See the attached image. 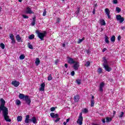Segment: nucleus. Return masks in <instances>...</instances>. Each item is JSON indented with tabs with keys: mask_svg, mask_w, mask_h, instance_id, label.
I'll list each match as a JSON object with an SVG mask.
<instances>
[{
	"mask_svg": "<svg viewBox=\"0 0 125 125\" xmlns=\"http://www.w3.org/2000/svg\"><path fill=\"white\" fill-rule=\"evenodd\" d=\"M11 41H12V43H15V40H14V39H12Z\"/></svg>",
	"mask_w": 125,
	"mask_h": 125,
	"instance_id": "nucleus-52",
	"label": "nucleus"
},
{
	"mask_svg": "<svg viewBox=\"0 0 125 125\" xmlns=\"http://www.w3.org/2000/svg\"><path fill=\"white\" fill-rule=\"evenodd\" d=\"M12 85H14L15 87H18V86H19V84H20V83L18 81H12Z\"/></svg>",
	"mask_w": 125,
	"mask_h": 125,
	"instance_id": "nucleus-9",
	"label": "nucleus"
},
{
	"mask_svg": "<svg viewBox=\"0 0 125 125\" xmlns=\"http://www.w3.org/2000/svg\"><path fill=\"white\" fill-rule=\"evenodd\" d=\"M103 66L106 72H111L112 71V68L109 66L108 64V61L106 59L105 57L103 58Z\"/></svg>",
	"mask_w": 125,
	"mask_h": 125,
	"instance_id": "nucleus-2",
	"label": "nucleus"
},
{
	"mask_svg": "<svg viewBox=\"0 0 125 125\" xmlns=\"http://www.w3.org/2000/svg\"><path fill=\"white\" fill-rule=\"evenodd\" d=\"M112 2L114 4H117V3H118V0H113Z\"/></svg>",
	"mask_w": 125,
	"mask_h": 125,
	"instance_id": "nucleus-45",
	"label": "nucleus"
},
{
	"mask_svg": "<svg viewBox=\"0 0 125 125\" xmlns=\"http://www.w3.org/2000/svg\"><path fill=\"white\" fill-rule=\"evenodd\" d=\"M45 86V84L44 83H42L41 87L40 88V90L41 91H44Z\"/></svg>",
	"mask_w": 125,
	"mask_h": 125,
	"instance_id": "nucleus-17",
	"label": "nucleus"
},
{
	"mask_svg": "<svg viewBox=\"0 0 125 125\" xmlns=\"http://www.w3.org/2000/svg\"><path fill=\"white\" fill-rule=\"evenodd\" d=\"M100 21L102 26H105V25H106V22H105V21L104 20H101Z\"/></svg>",
	"mask_w": 125,
	"mask_h": 125,
	"instance_id": "nucleus-21",
	"label": "nucleus"
},
{
	"mask_svg": "<svg viewBox=\"0 0 125 125\" xmlns=\"http://www.w3.org/2000/svg\"><path fill=\"white\" fill-rule=\"evenodd\" d=\"M82 112L83 113H86L88 112V110H87V109H86V108H84L83 109Z\"/></svg>",
	"mask_w": 125,
	"mask_h": 125,
	"instance_id": "nucleus-38",
	"label": "nucleus"
},
{
	"mask_svg": "<svg viewBox=\"0 0 125 125\" xmlns=\"http://www.w3.org/2000/svg\"><path fill=\"white\" fill-rule=\"evenodd\" d=\"M30 120L31 119H30V115H27L26 116L25 119V121H24L25 124H29V123L30 121Z\"/></svg>",
	"mask_w": 125,
	"mask_h": 125,
	"instance_id": "nucleus-13",
	"label": "nucleus"
},
{
	"mask_svg": "<svg viewBox=\"0 0 125 125\" xmlns=\"http://www.w3.org/2000/svg\"><path fill=\"white\" fill-rule=\"evenodd\" d=\"M28 46L30 48V49H34V48L33 47V45L31 44L30 43H28Z\"/></svg>",
	"mask_w": 125,
	"mask_h": 125,
	"instance_id": "nucleus-32",
	"label": "nucleus"
},
{
	"mask_svg": "<svg viewBox=\"0 0 125 125\" xmlns=\"http://www.w3.org/2000/svg\"><path fill=\"white\" fill-rule=\"evenodd\" d=\"M67 62L69 64H74V63L76 62H75V61L74 60V59L73 58H68V59L67 60Z\"/></svg>",
	"mask_w": 125,
	"mask_h": 125,
	"instance_id": "nucleus-11",
	"label": "nucleus"
},
{
	"mask_svg": "<svg viewBox=\"0 0 125 125\" xmlns=\"http://www.w3.org/2000/svg\"><path fill=\"white\" fill-rule=\"evenodd\" d=\"M112 118L110 117H106V123H110V122H111Z\"/></svg>",
	"mask_w": 125,
	"mask_h": 125,
	"instance_id": "nucleus-26",
	"label": "nucleus"
},
{
	"mask_svg": "<svg viewBox=\"0 0 125 125\" xmlns=\"http://www.w3.org/2000/svg\"><path fill=\"white\" fill-rule=\"evenodd\" d=\"M30 122H32L33 124H37V118L35 117H33L31 119H30Z\"/></svg>",
	"mask_w": 125,
	"mask_h": 125,
	"instance_id": "nucleus-18",
	"label": "nucleus"
},
{
	"mask_svg": "<svg viewBox=\"0 0 125 125\" xmlns=\"http://www.w3.org/2000/svg\"><path fill=\"white\" fill-rule=\"evenodd\" d=\"M83 113H80V115L78 117V119L77 121V124L79 125H83Z\"/></svg>",
	"mask_w": 125,
	"mask_h": 125,
	"instance_id": "nucleus-4",
	"label": "nucleus"
},
{
	"mask_svg": "<svg viewBox=\"0 0 125 125\" xmlns=\"http://www.w3.org/2000/svg\"><path fill=\"white\" fill-rule=\"evenodd\" d=\"M85 66H86V67H89V66H90V62L89 61L86 62Z\"/></svg>",
	"mask_w": 125,
	"mask_h": 125,
	"instance_id": "nucleus-31",
	"label": "nucleus"
},
{
	"mask_svg": "<svg viewBox=\"0 0 125 125\" xmlns=\"http://www.w3.org/2000/svg\"><path fill=\"white\" fill-rule=\"evenodd\" d=\"M104 39V41L106 43H107V44H109L110 42V41H109V37H108V36H107L106 35H105Z\"/></svg>",
	"mask_w": 125,
	"mask_h": 125,
	"instance_id": "nucleus-19",
	"label": "nucleus"
},
{
	"mask_svg": "<svg viewBox=\"0 0 125 125\" xmlns=\"http://www.w3.org/2000/svg\"><path fill=\"white\" fill-rule=\"evenodd\" d=\"M67 125V122L63 123V125Z\"/></svg>",
	"mask_w": 125,
	"mask_h": 125,
	"instance_id": "nucleus-61",
	"label": "nucleus"
},
{
	"mask_svg": "<svg viewBox=\"0 0 125 125\" xmlns=\"http://www.w3.org/2000/svg\"><path fill=\"white\" fill-rule=\"evenodd\" d=\"M80 11H81V8H77V10L75 12V14L77 15V16H79V15H80Z\"/></svg>",
	"mask_w": 125,
	"mask_h": 125,
	"instance_id": "nucleus-23",
	"label": "nucleus"
},
{
	"mask_svg": "<svg viewBox=\"0 0 125 125\" xmlns=\"http://www.w3.org/2000/svg\"><path fill=\"white\" fill-rule=\"evenodd\" d=\"M60 121V118H58L57 120H55V123H58Z\"/></svg>",
	"mask_w": 125,
	"mask_h": 125,
	"instance_id": "nucleus-47",
	"label": "nucleus"
},
{
	"mask_svg": "<svg viewBox=\"0 0 125 125\" xmlns=\"http://www.w3.org/2000/svg\"><path fill=\"white\" fill-rule=\"evenodd\" d=\"M19 98L20 99H23V98H25V95L23 94H20L19 95Z\"/></svg>",
	"mask_w": 125,
	"mask_h": 125,
	"instance_id": "nucleus-29",
	"label": "nucleus"
},
{
	"mask_svg": "<svg viewBox=\"0 0 125 125\" xmlns=\"http://www.w3.org/2000/svg\"><path fill=\"white\" fill-rule=\"evenodd\" d=\"M64 67H65V68H68V64L65 63Z\"/></svg>",
	"mask_w": 125,
	"mask_h": 125,
	"instance_id": "nucleus-54",
	"label": "nucleus"
},
{
	"mask_svg": "<svg viewBox=\"0 0 125 125\" xmlns=\"http://www.w3.org/2000/svg\"><path fill=\"white\" fill-rule=\"evenodd\" d=\"M52 80V76L51 74H50L48 77V81H51Z\"/></svg>",
	"mask_w": 125,
	"mask_h": 125,
	"instance_id": "nucleus-41",
	"label": "nucleus"
},
{
	"mask_svg": "<svg viewBox=\"0 0 125 125\" xmlns=\"http://www.w3.org/2000/svg\"><path fill=\"white\" fill-rule=\"evenodd\" d=\"M19 2H22V0H19Z\"/></svg>",
	"mask_w": 125,
	"mask_h": 125,
	"instance_id": "nucleus-64",
	"label": "nucleus"
},
{
	"mask_svg": "<svg viewBox=\"0 0 125 125\" xmlns=\"http://www.w3.org/2000/svg\"><path fill=\"white\" fill-rule=\"evenodd\" d=\"M116 11L117 12H118V13H120V12L122 11V10H121V8H120V7H116Z\"/></svg>",
	"mask_w": 125,
	"mask_h": 125,
	"instance_id": "nucleus-37",
	"label": "nucleus"
},
{
	"mask_svg": "<svg viewBox=\"0 0 125 125\" xmlns=\"http://www.w3.org/2000/svg\"><path fill=\"white\" fill-rule=\"evenodd\" d=\"M21 16L23 17V18H24V19H29V17L27 15H22Z\"/></svg>",
	"mask_w": 125,
	"mask_h": 125,
	"instance_id": "nucleus-39",
	"label": "nucleus"
},
{
	"mask_svg": "<svg viewBox=\"0 0 125 125\" xmlns=\"http://www.w3.org/2000/svg\"><path fill=\"white\" fill-rule=\"evenodd\" d=\"M50 116L52 118H56V119L58 118L59 117V115H58V114L57 113L55 114L54 113H52V112L50 113Z\"/></svg>",
	"mask_w": 125,
	"mask_h": 125,
	"instance_id": "nucleus-12",
	"label": "nucleus"
},
{
	"mask_svg": "<svg viewBox=\"0 0 125 125\" xmlns=\"http://www.w3.org/2000/svg\"><path fill=\"white\" fill-rule=\"evenodd\" d=\"M104 11L105 12V14L107 16L108 19H110L111 16H110V10H109V9H108V8H105L104 10Z\"/></svg>",
	"mask_w": 125,
	"mask_h": 125,
	"instance_id": "nucleus-10",
	"label": "nucleus"
},
{
	"mask_svg": "<svg viewBox=\"0 0 125 125\" xmlns=\"http://www.w3.org/2000/svg\"><path fill=\"white\" fill-rule=\"evenodd\" d=\"M79 67H80V63L75 62L73 65V68L74 70H75L76 71L79 70Z\"/></svg>",
	"mask_w": 125,
	"mask_h": 125,
	"instance_id": "nucleus-6",
	"label": "nucleus"
},
{
	"mask_svg": "<svg viewBox=\"0 0 125 125\" xmlns=\"http://www.w3.org/2000/svg\"><path fill=\"white\" fill-rule=\"evenodd\" d=\"M10 39H11V40H13L14 39V35L13 34H10Z\"/></svg>",
	"mask_w": 125,
	"mask_h": 125,
	"instance_id": "nucleus-43",
	"label": "nucleus"
},
{
	"mask_svg": "<svg viewBox=\"0 0 125 125\" xmlns=\"http://www.w3.org/2000/svg\"><path fill=\"white\" fill-rule=\"evenodd\" d=\"M94 103H95V102L94 101V100H91V107H93L94 106Z\"/></svg>",
	"mask_w": 125,
	"mask_h": 125,
	"instance_id": "nucleus-27",
	"label": "nucleus"
},
{
	"mask_svg": "<svg viewBox=\"0 0 125 125\" xmlns=\"http://www.w3.org/2000/svg\"><path fill=\"white\" fill-rule=\"evenodd\" d=\"M118 41H119V42H120V41H121V36H118Z\"/></svg>",
	"mask_w": 125,
	"mask_h": 125,
	"instance_id": "nucleus-50",
	"label": "nucleus"
},
{
	"mask_svg": "<svg viewBox=\"0 0 125 125\" xmlns=\"http://www.w3.org/2000/svg\"><path fill=\"white\" fill-rule=\"evenodd\" d=\"M25 13L26 14H32L33 13V11L31 9V7H27L25 10Z\"/></svg>",
	"mask_w": 125,
	"mask_h": 125,
	"instance_id": "nucleus-8",
	"label": "nucleus"
},
{
	"mask_svg": "<svg viewBox=\"0 0 125 125\" xmlns=\"http://www.w3.org/2000/svg\"><path fill=\"white\" fill-rule=\"evenodd\" d=\"M115 41H116V37H115V36H113L112 37H111L110 39V41L112 42H115Z\"/></svg>",
	"mask_w": 125,
	"mask_h": 125,
	"instance_id": "nucleus-24",
	"label": "nucleus"
},
{
	"mask_svg": "<svg viewBox=\"0 0 125 125\" xmlns=\"http://www.w3.org/2000/svg\"><path fill=\"white\" fill-rule=\"evenodd\" d=\"M116 19L118 21H120V23H123L125 21V18L122 17L120 15H116Z\"/></svg>",
	"mask_w": 125,
	"mask_h": 125,
	"instance_id": "nucleus-5",
	"label": "nucleus"
},
{
	"mask_svg": "<svg viewBox=\"0 0 125 125\" xmlns=\"http://www.w3.org/2000/svg\"><path fill=\"white\" fill-rule=\"evenodd\" d=\"M70 121V119H66V123H68V122H69V121Z\"/></svg>",
	"mask_w": 125,
	"mask_h": 125,
	"instance_id": "nucleus-58",
	"label": "nucleus"
},
{
	"mask_svg": "<svg viewBox=\"0 0 125 125\" xmlns=\"http://www.w3.org/2000/svg\"><path fill=\"white\" fill-rule=\"evenodd\" d=\"M58 62H59V60H56L55 61V64H57V63H58Z\"/></svg>",
	"mask_w": 125,
	"mask_h": 125,
	"instance_id": "nucleus-53",
	"label": "nucleus"
},
{
	"mask_svg": "<svg viewBox=\"0 0 125 125\" xmlns=\"http://www.w3.org/2000/svg\"><path fill=\"white\" fill-rule=\"evenodd\" d=\"M55 110V107H51L50 108L51 112H53Z\"/></svg>",
	"mask_w": 125,
	"mask_h": 125,
	"instance_id": "nucleus-46",
	"label": "nucleus"
},
{
	"mask_svg": "<svg viewBox=\"0 0 125 125\" xmlns=\"http://www.w3.org/2000/svg\"><path fill=\"white\" fill-rule=\"evenodd\" d=\"M0 47H1L2 49H4V47H5V45H4V44L3 43H1L0 44Z\"/></svg>",
	"mask_w": 125,
	"mask_h": 125,
	"instance_id": "nucleus-30",
	"label": "nucleus"
},
{
	"mask_svg": "<svg viewBox=\"0 0 125 125\" xmlns=\"http://www.w3.org/2000/svg\"><path fill=\"white\" fill-rule=\"evenodd\" d=\"M22 119V116H18L17 121L18 122H21Z\"/></svg>",
	"mask_w": 125,
	"mask_h": 125,
	"instance_id": "nucleus-28",
	"label": "nucleus"
},
{
	"mask_svg": "<svg viewBox=\"0 0 125 125\" xmlns=\"http://www.w3.org/2000/svg\"><path fill=\"white\" fill-rule=\"evenodd\" d=\"M91 100H94V96H92Z\"/></svg>",
	"mask_w": 125,
	"mask_h": 125,
	"instance_id": "nucleus-59",
	"label": "nucleus"
},
{
	"mask_svg": "<svg viewBox=\"0 0 125 125\" xmlns=\"http://www.w3.org/2000/svg\"><path fill=\"white\" fill-rule=\"evenodd\" d=\"M36 33L38 35V38L40 39L41 41H43L44 37H45V35H46V32L44 31L43 33H41L38 30L36 31Z\"/></svg>",
	"mask_w": 125,
	"mask_h": 125,
	"instance_id": "nucleus-3",
	"label": "nucleus"
},
{
	"mask_svg": "<svg viewBox=\"0 0 125 125\" xmlns=\"http://www.w3.org/2000/svg\"><path fill=\"white\" fill-rule=\"evenodd\" d=\"M92 13H93V14H95V9H94V10L92 12Z\"/></svg>",
	"mask_w": 125,
	"mask_h": 125,
	"instance_id": "nucleus-56",
	"label": "nucleus"
},
{
	"mask_svg": "<svg viewBox=\"0 0 125 125\" xmlns=\"http://www.w3.org/2000/svg\"><path fill=\"white\" fill-rule=\"evenodd\" d=\"M41 63V61H40V59L39 58H37L35 61V64L36 66H39V64Z\"/></svg>",
	"mask_w": 125,
	"mask_h": 125,
	"instance_id": "nucleus-20",
	"label": "nucleus"
},
{
	"mask_svg": "<svg viewBox=\"0 0 125 125\" xmlns=\"http://www.w3.org/2000/svg\"><path fill=\"white\" fill-rule=\"evenodd\" d=\"M104 85H105V83H104L103 82L101 83L100 85V89H99L100 91H101V92L103 91V87H104Z\"/></svg>",
	"mask_w": 125,
	"mask_h": 125,
	"instance_id": "nucleus-14",
	"label": "nucleus"
},
{
	"mask_svg": "<svg viewBox=\"0 0 125 125\" xmlns=\"http://www.w3.org/2000/svg\"><path fill=\"white\" fill-rule=\"evenodd\" d=\"M36 24V17H33L32 22H31L32 26H35Z\"/></svg>",
	"mask_w": 125,
	"mask_h": 125,
	"instance_id": "nucleus-22",
	"label": "nucleus"
},
{
	"mask_svg": "<svg viewBox=\"0 0 125 125\" xmlns=\"http://www.w3.org/2000/svg\"><path fill=\"white\" fill-rule=\"evenodd\" d=\"M121 29V30H125V26H122Z\"/></svg>",
	"mask_w": 125,
	"mask_h": 125,
	"instance_id": "nucleus-55",
	"label": "nucleus"
},
{
	"mask_svg": "<svg viewBox=\"0 0 125 125\" xmlns=\"http://www.w3.org/2000/svg\"><path fill=\"white\" fill-rule=\"evenodd\" d=\"M97 72L99 74H101V73H102V68H99V69L97 70Z\"/></svg>",
	"mask_w": 125,
	"mask_h": 125,
	"instance_id": "nucleus-40",
	"label": "nucleus"
},
{
	"mask_svg": "<svg viewBox=\"0 0 125 125\" xmlns=\"http://www.w3.org/2000/svg\"><path fill=\"white\" fill-rule=\"evenodd\" d=\"M102 122H103V123L104 124H105V123H106V121H105V119H103V120H102Z\"/></svg>",
	"mask_w": 125,
	"mask_h": 125,
	"instance_id": "nucleus-57",
	"label": "nucleus"
},
{
	"mask_svg": "<svg viewBox=\"0 0 125 125\" xmlns=\"http://www.w3.org/2000/svg\"><path fill=\"white\" fill-rule=\"evenodd\" d=\"M92 125H99L98 124H94V123H93L92 124Z\"/></svg>",
	"mask_w": 125,
	"mask_h": 125,
	"instance_id": "nucleus-62",
	"label": "nucleus"
},
{
	"mask_svg": "<svg viewBox=\"0 0 125 125\" xmlns=\"http://www.w3.org/2000/svg\"><path fill=\"white\" fill-rule=\"evenodd\" d=\"M60 22V18H58L57 19V23H59Z\"/></svg>",
	"mask_w": 125,
	"mask_h": 125,
	"instance_id": "nucleus-49",
	"label": "nucleus"
},
{
	"mask_svg": "<svg viewBox=\"0 0 125 125\" xmlns=\"http://www.w3.org/2000/svg\"><path fill=\"white\" fill-rule=\"evenodd\" d=\"M76 83H77V84L80 85L81 83V81L80 79L76 80Z\"/></svg>",
	"mask_w": 125,
	"mask_h": 125,
	"instance_id": "nucleus-36",
	"label": "nucleus"
},
{
	"mask_svg": "<svg viewBox=\"0 0 125 125\" xmlns=\"http://www.w3.org/2000/svg\"><path fill=\"white\" fill-rule=\"evenodd\" d=\"M16 105H20V104H21V102H20V101L18 100L16 101Z\"/></svg>",
	"mask_w": 125,
	"mask_h": 125,
	"instance_id": "nucleus-42",
	"label": "nucleus"
},
{
	"mask_svg": "<svg viewBox=\"0 0 125 125\" xmlns=\"http://www.w3.org/2000/svg\"><path fill=\"white\" fill-rule=\"evenodd\" d=\"M62 46H63V47H65V44L63 43V44H62Z\"/></svg>",
	"mask_w": 125,
	"mask_h": 125,
	"instance_id": "nucleus-63",
	"label": "nucleus"
},
{
	"mask_svg": "<svg viewBox=\"0 0 125 125\" xmlns=\"http://www.w3.org/2000/svg\"><path fill=\"white\" fill-rule=\"evenodd\" d=\"M74 102H79V100H80V96L79 95H76L74 97Z\"/></svg>",
	"mask_w": 125,
	"mask_h": 125,
	"instance_id": "nucleus-16",
	"label": "nucleus"
},
{
	"mask_svg": "<svg viewBox=\"0 0 125 125\" xmlns=\"http://www.w3.org/2000/svg\"><path fill=\"white\" fill-rule=\"evenodd\" d=\"M84 41V37H83L82 39H79L78 41V43H81V42H83V41Z\"/></svg>",
	"mask_w": 125,
	"mask_h": 125,
	"instance_id": "nucleus-33",
	"label": "nucleus"
},
{
	"mask_svg": "<svg viewBox=\"0 0 125 125\" xmlns=\"http://www.w3.org/2000/svg\"><path fill=\"white\" fill-rule=\"evenodd\" d=\"M3 114V117L6 122H11V119H9L8 116V108L5 106V101L3 99L0 100V112H1Z\"/></svg>",
	"mask_w": 125,
	"mask_h": 125,
	"instance_id": "nucleus-1",
	"label": "nucleus"
},
{
	"mask_svg": "<svg viewBox=\"0 0 125 125\" xmlns=\"http://www.w3.org/2000/svg\"><path fill=\"white\" fill-rule=\"evenodd\" d=\"M42 15H43V16H46V10L45 9L44 10Z\"/></svg>",
	"mask_w": 125,
	"mask_h": 125,
	"instance_id": "nucleus-44",
	"label": "nucleus"
},
{
	"mask_svg": "<svg viewBox=\"0 0 125 125\" xmlns=\"http://www.w3.org/2000/svg\"><path fill=\"white\" fill-rule=\"evenodd\" d=\"M29 40H33L35 39V35L31 34L28 37Z\"/></svg>",
	"mask_w": 125,
	"mask_h": 125,
	"instance_id": "nucleus-25",
	"label": "nucleus"
},
{
	"mask_svg": "<svg viewBox=\"0 0 125 125\" xmlns=\"http://www.w3.org/2000/svg\"><path fill=\"white\" fill-rule=\"evenodd\" d=\"M124 115H125V113H124V112H121L119 117L121 119L123 118V117H124Z\"/></svg>",
	"mask_w": 125,
	"mask_h": 125,
	"instance_id": "nucleus-35",
	"label": "nucleus"
},
{
	"mask_svg": "<svg viewBox=\"0 0 125 125\" xmlns=\"http://www.w3.org/2000/svg\"><path fill=\"white\" fill-rule=\"evenodd\" d=\"M106 50H107V48H104L103 49V52H105V51H106Z\"/></svg>",
	"mask_w": 125,
	"mask_h": 125,
	"instance_id": "nucleus-51",
	"label": "nucleus"
},
{
	"mask_svg": "<svg viewBox=\"0 0 125 125\" xmlns=\"http://www.w3.org/2000/svg\"><path fill=\"white\" fill-rule=\"evenodd\" d=\"M24 99L27 104H28V105H30L31 104V99L29 98V96H25Z\"/></svg>",
	"mask_w": 125,
	"mask_h": 125,
	"instance_id": "nucleus-7",
	"label": "nucleus"
},
{
	"mask_svg": "<svg viewBox=\"0 0 125 125\" xmlns=\"http://www.w3.org/2000/svg\"><path fill=\"white\" fill-rule=\"evenodd\" d=\"M113 115H116V111L115 110L113 111Z\"/></svg>",
	"mask_w": 125,
	"mask_h": 125,
	"instance_id": "nucleus-60",
	"label": "nucleus"
},
{
	"mask_svg": "<svg viewBox=\"0 0 125 125\" xmlns=\"http://www.w3.org/2000/svg\"><path fill=\"white\" fill-rule=\"evenodd\" d=\"M20 59L21 60H23V59H25V56L23 54L21 55L20 56Z\"/></svg>",
	"mask_w": 125,
	"mask_h": 125,
	"instance_id": "nucleus-34",
	"label": "nucleus"
},
{
	"mask_svg": "<svg viewBox=\"0 0 125 125\" xmlns=\"http://www.w3.org/2000/svg\"><path fill=\"white\" fill-rule=\"evenodd\" d=\"M16 39L17 41V42H22V41H21L22 40V38L21 37H20V35H17L16 36Z\"/></svg>",
	"mask_w": 125,
	"mask_h": 125,
	"instance_id": "nucleus-15",
	"label": "nucleus"
},
{
	"mask_svg": "<svg viewBox=\"0 0 125 125\" xmlns=\"http://www.w3.org/2000/svg\"><path fill=\"white\" fill-rule=\"evenodd\" d=\"M71 76H75V71H72V72L71 73Z\"/></svg>",
	"mask_w": 125,
	"mask_h": 125,
	"instance_id": "nucleus-48",
	"label": "nucleus"
}]
</instances>
